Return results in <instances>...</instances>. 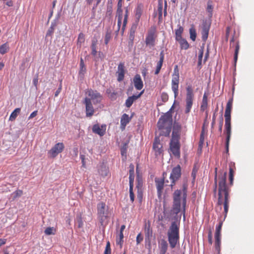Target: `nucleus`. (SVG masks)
Segmentation results:
<instances>
[{
  "instance_id": "obj_1",
  "label": "nucleus",
  "mask_w": 254,
  "mask_h": 254,
  "mask_svg": "<svg viewBox=\"0 0 254 254\" xmlns=\"http://www.w3.org/2000/svg\"><path fill=\"white\" fill-rule=\"evenodd\" d=\"M217 168H215L214 189V192L216 193L218 183V202L219 205H223L224 206V219L227 216L228 212L230 203V189L226 184V175L225 172L221 177H218L217 180Z\"/></svg>"
},
{
  "instance_id": "obj_2",
  "label": "nucleus",
  "mask_w": 254,
  "mask_h": 254,
  "mask_svg": "<svg viewBox=\"0 0 254 254\" xmlns=\"http://www.w3.org/2000/svg\"><path fill=\"white\" fill-rule=\"evenodd\" d=\"M187 189L184 187L182 190H176L173 193V204L172 211L173 214H178L181 211V204L182 202L183 213L185 216V208L187 203Z\"/></svg>"
},
{
  "instance_id": "obj_3",
  "label": "nucleus",
  "mask_w": 254,
  "mask_h": 254,
  "mask_svg": "<svg viewBox=\"0 0 254 254\" xmlns=\"http://www.w3.org/2000/svg\"><path fill=\"white\" fill-rule=\"evenodd\" d=\"M172 116L170 113H166L161 117L157 123L158 128L160 130V135H169L172 129Z\"/></svg>"
},
{
  "instance_id": "obj_4",
  "label": "nucleus",
  "mask_w": 254,
  "mask_h": 254,
  "mask_svg": "<svg viewBox=\"0 0 254 254\" xmlns=\"http://www.w3.org/2000/svg\"><path fill=\"white\" fill-rule=\"evenodd\" d=\"M180 224L179 223L174 221L172 222L168 232L167 236L170 247L171 249L175 248L177 245L179 243Z\"/></svg>"
},
{
  "instance_id": "obj_5",
  "label": "nucleus",
  "mask_w": 254,
  "mask_h": 254,
  "mask_svg": "<svg viewBox=\"0 0 254 254\" xmlns=\"http://www.w3.org/2000/svg\"><path fill=\"white\" fill-rule=\"evenodd\" d=\"M108 207H106L105 203L101 202L97 204L98 218L102 226L108 224Z\"/></svg>"
},
{
  "instance_id": "obj_6",
  "label": "nucleus",
  "mask_w": 254,
  "mask_h": 254,
  "mask_svg": "<svg viewBox=\"0 0 254 254\" xmlns=\"http://www.w3.org/2000/svg\"><path fill=\"white\" fill-rule=\"evenodd\" d=\"M186 92L185 113V114H188L190 112L194 100L193 88L191 84H190L187 85L186 87Z\"/></svg>"
},
{
  "instance_id": "obj_7",
  "label": "nucleus",
  "mask_w": 254,
  "mask_h": 254,
  "mask_svg": "<svg viewBox=\"0 0 254 254\" xmlns=\"http://www.w3.org/2000/svg\"><path fill=\"white\" fill-rule=\"evenodd\" d=\"M179 77L178 66L176 65L174 67L171 81V88L174 93L175 98L177 97L179 93Z\"/></svg>"
},
{
  "instance_id": "obj_8",
  "label": "nucleus",
  "mask_w": 254,
  "mask_h": 254,
  "mask_svg": "<svg viewBox=\"0 0 254 254\" xmlns=\"http://www.w3.org/2000/svg\"><path fill=\"white\" fill-rule=\"evenodd\" d=\"M180 147L179 140L171 138L169 144V150L171 154L177 159H179L181 157Z\"/></svg>"
},
{
  "instance_id": "obj_9",
  "label": "nucleus",
  "mask_w": 254,
  "mask_h": 254,
  "mask_svg": "<svg viewBox=\"0 0 254 254\" xmlns=\"http://www.w3.org/2000/svg\"><path fill=\"white\" fill-rule=\"evenodd\" d=\"M223 225V221H220L219 224L216 227L215 237V248L219 254L221 249V232Z\"/></svg>"
},
{
  "instance_id": "obj_10",
  "label": "nucleus",
  "mask_w": 254,
  "mask_h": 254,
  "mask_svg": "<svg viewBox=\"0 0 254 254\" xmlns=\"http://www.w3.org/2000/svg\"><path fill=\"white\" fill-rule=\"evenodd\" d=\"M157 38L156 28L151 27L147 32L145 38V44L150 47H153L155 45V41Z\"/></svg>"
},
{
  "instance_id": "obj_11",
  "label": "nucleus",
  "mask_w": 254,
  "mask_h": 254,
  "mask_svg": "<svg viewBox=\"0 0 254 254\" xmlns=\"http://www.w3.org/2000/svg\"><path fill=\"white\" fill-rule=\"evenodd\" d=\"M64 148V145L63 142H58L56 143L50 150L48 152V155L49 158H54L62 152Z\"/></svg>"
},
{
  "instance_id": "obj_12",
  "label": "nucleus",
  "mask_w": 254,
  "mask_h": 254,
  "mask_svg": "<svg viewBox=\"0 0 254 254\" xmlns=\"http://www.w3.org/2000/svg\"><path fill=\"white\" fill-rule=\"evenodd\" d=\"M86 94L89 97L88 99L90 101H92L94 104L100 103L102 99V95L96 90L89 89L86 91Z\"/></svg>"
},
{
  "instance_id": "obj_13",
  "label": "nucleus",
  "mask_w": 254,
  "mask_h": 254,
  "mask_svg": "<svg viewBox=\"0 0 254 254\" xmlns=\"http://www.w3.org/2000/svg\"><path fill=\"white\" fill-rule=\"evenodd\" d=\"M181 176V168L180 165H178L174 167L170 175V179L171 183L169 185L171 187H173L175 185V182L180 179Z\"/></svg>"
},
{
  "instance_id": "obj_14",
  "label": "nucleus",
  "mask_w": 254,
  "mask_h": 254,
  "mask_svg": "<svg viewBox=\"0 0 254 254\" xmlns=\"http://www.w3.org/2000/svg\"><path fill=\"white\" fill-rule=\"evenodd\" d=\"M153 150L156 157L163 154V149L162 144L159 137H155L153 144Z\"/></svg>"
},
{
  "instance_id": "obj_15",
  "label": "nucleus",
  "mask_w": 254,
  "mask_h": 254,
  "mask_svg": "<svg viewBox=\"0 0 254 254\" xmlns=\"http://www.w3.org/2000/svg\"><path fill=\"white\" fill-rule=\"evenodd\" d=\"M84 103L85 105L86 117H92L95 113V110L91 102H90V100L88 99V97H85L84 99Z\"/></svg>"
},
{
  "instance_id": "obj_16",
  "label": "nucleus",
  "mask_w": 254,
  "mask_h": 254,
  "mask_svg": "<svg viewBox=\"0 0 254 254\" xmlns=\"http://www.w3.org/2000/svg\"><path fill=\"white\" fill-rule=\"evenodd\" d=\"M128 11L127 7L126 8L125 14L124 15L123 23H122L123 19L117 18L118 19V30L119 31L122 27V31L124 32L127 21Z\"/></svg>"
},
{
  "instance_id": "obj_17",
  "label": "nucleus",
  "mask_w": 254,
  "mask_h": 254,
  "mask_svg": "<svg viewBox=\"0 0 254 254\" xmlns=\"http://www.w3.org/2000/svg\"><path fill=\"white\" fill-rule=\"evenodd\" d=\"M155 182L157 190V194L159 197L162 195V191L164 189V179L160 178H155Z\"/></svg>"
},
{
  "instance_id": "obj_18",
  "label": "nucleus",
  "mask_w": 254,
  "mask_h": 254,
  "mask_svg": "<svg viewBox=\"0 0 254 254\" xmlns=\"http://www.w3.org/2000/svg\"><path fill=\"white\" fill-rule=\"evenodd\" d=\"M181 126L178 123H175L173 126L172 138L180 140Z\"/></svg>"
},
{
  "instance_id": "obj_19",
  "label": "nucleus",
  "mask_w": 254,
  "mask_h": 254,
  "mask_svg": "<svg viewBox=\"0 0 254 254\" xmlns=\"http://www.w3.org/2000/svg\"><path fill=\"white\" fill-rule=\"evenodd\" d=\"M224 133L226 135V139H230L231 135V118H225Z\"/></svg>"
},
{
  "instance_id": "obj_20",
  "label": "nucleus",
  "mask_w": 254,
  "mask_h": 254,
  "mask_svg": "<svg viewBox=\"0 0 254 254\" xmlns=\"http://www.w3.org/2000/svg\"><path fill=\"white\" fill-rule=\"evenodd\" d=\"M106 125L100 126L98 124H95L93 126L92 131L94 133L102 136L105 133L106 129Z\"/></svg>"
},
{
  "instance_id": "obj_21",
  "label": "nucleus",
  "mask_w": 254,
  "mask_h": 254,
  "mask_svg": "<svg viewBox=\"0 0 254 254\" xmlns=\"http://www.w3.org/2000/svg\"><path fill=\"white\" fill-rule=\"evenodd\" d=\"M125 70L124 64L121 63L118 66V70L117 71V80L118 81H122L125 76Z\"/></svg>"
},
{
  "instance_id": "obj_22",
  "label": "nucleus",
  "mask_w": 254,
  "mask_h": 254,
  "mask_svg": "<svg viewBox=\"0 0 254 254\" xmlns=\"http://www.w3.org/2000/svg\"><path fill=\"white\" fill-rule=\"evenodd\" d=\"M144 6L141 3H138L134 10L135 21L138 22L142 14Z\"/></svg>"
},
{
  "instance_id": "obj_23",
  "label": "nucleus",
  "mask_w": 254,
  "mask_h": 254,
  "mask_svg": "<svg viewBox=\"0 0 254 254\" xmlns=\"http://www.w3.org/2000/svg\"><path fill=\"white\" fill-rule=\"evenodd\" d=\"M133 83L137 90H141L143 86V81L139 74H136L133 78Z\"/></svg>"
},
{
  "instance_id": "obj_24",
  "label": "nucleus",
  "mask_w": 254,
  "mask_h": 254,
  "mask_svg": "<svg viewBox=\"0 0 254 254\" xmlns=\"http://www.w3.org/2000/svg\"><path fill=\"white\" fill-rule=\"evenodd\" d=\"M143 91H141L138 95H132L128 97V98L126 100L125 102V105L127 108H129L131 106L133 102L136 101L138 98H139L141 95L142 94Z\"/></svg>"
},
{
  "instance_id": "obj_25",
  "label": "nucleus",
  "mask_w": 254,
  "mask_h": 254,
  "mask_svg": "<svg viewBox=\"0 0 254 254\" xmlns=\"http://www.w3.org/2000/svg\"><path fill=\"white\" fill-rule=\"evenodd\" d=\"M164 59V52H163V51H162L160 53V59L157 64L156 70L155 71V74L157 75L160 72V70H161V67L163 65Z\"/></svg>"
},
{
  "instance_id": "obj_26",
  "label": "nucleus",
  "mask_w": 254,
  "mask_h": 254,
  "mask_svg": "<svg viewBox=\"0 0 254 254\" xmlns=\"http://www.w3.org/2000/svg\"><path fill=\"white\" fill-rule=\"evenodd\" d=\"M159 247L160 250V254H165L168 247L167 241L165 239H162L159 242Z\"/></svg>"
},
{
  "instance_id": "obj_27",
  "label": "nucleus",
  "mask_w": 254,
  "mask_h": 254,
  "mask_svg": "<svg viewBox=\"0 0 254 254\" xmlns=\"http://www.w3.org/2000/svg\"><path fill=\"white\" fill-rule=\"evenodd\" d=\"M131 117H129L127 114H124L121 119V127L124 129L130 121Z\"/></svg>"
},
{
  "instance_id": "obj_28",
  "label": "nucleus",
  "mask_w": 254,
  "mask_h": 254,
  "mask_svg": "<svg viewBox=\"0 0 254 254\" xmlns=\"http://www.w3.org/2000/svg\"><path fill=\"white\" fill-rule=\"evenodd\" d=\"M233 100H229L226 105V107L225 111L224 117L225 118H231V112L232 108Z\"/></svg>"
},
{
  "instance_id": "obj_29",
  "label": "nucleus",
  "mask_w": 254,
  "mask_h": 254,
  "mask_svg": "<svg viewBox=\"0 0 254 254\" xmlns=\"http://www.w3.org/2000/svg\"><path fill=\"white\" fill-rule=\"evenodd\" d=\"M235 169V164L234 163L232 164V163L230 165L229 167V180L230 182V185L232 186L233 184L234 180V176Z\"/></svg>"
},
{
  "instance_id": "obj_30",
  "label": "nucleus",
  "mask_w": 254,
  "mask_h": 254,
  "mask_svg": "<svg viewBox=\"0 0 254 254\" xmlns=\"http://www.w3.org/2000/svg\"><path fill=\"white\" fill-rule=\"evenodd\" d=\"M144 233L146 238L149 239L150 237H152V230L151 228L150 223L149 222L147 224L146 223L145 225Z\"/></svg>"
},
{
  "instance_id": "obj_31",
  "label": "nucleus",
  "mask_w": 254,
  "mask_h": 254,
  "mask_svg": "<svg viewBox=\"0 0 254 254\" xmlns=\"http://www.w3.org/2000/svg\"><path fill=\"white\" fill-rule=\"evenodd\" d=\"M209 28L207 25H203L202 31H201V35H202V39L203 41H205L208 36Z\"/></svg>"
},
{
  "instance_id": "obj_32",
  "label": "nucleus",
  "mask_w": 254,
  "mask_h": 254,
  "mask_svg": "<svg viewBox=\"0 0 254 254\" xmlns=\"http://www.w3.org/2000/svg\"><path fill=\"white\" fill-rule=\"evenodd\" d=\"M208 106V101H207V96L206 94L205 93L203 96V98L202 100V103L200 106V110L201 111H204L207 108Z\"/></svg>"
},
{
  "instance_id": "obj_33",
  "label": "nucleus",
  "mask_w": 254,
  "mask_h": 254,
  "mask_svg": "<svg viewBox=\"0 0 254 254\" xmlns=\"http://www.w3.org/2000/svg\"><path fill=\"white\" fill-rule=\"evenodd\" d=\"M98 173L100 176L105 177L108 175L109 170L104 165H101L98 169Z\"/></svg>"
},
{
  "instance_id": "obj_34",
  "label": "nucleus",
  "mask_w": 254,
  "mask_h": 254,
  "mask_svg": "<svg viewBox=\"0 0 254 254\" xmlns=\"http://www.w3.org/2000/svg\"><path fill=\"white\" fill-rule=\"evenodd\" d=\"M129 185L133 184L134 182V165L131 164L129 165Z\"/></svg>"
},
{
  "instance_id": "obj_35",
  "label": "nucleus",
  "mask_w": 254,
  "mask_h": 254,
  "mask_svg": "<svg viewBox=\"0 0 254 254\" xmlns=\"http://www.w3.org/2000/svg\"><path fill=\"white\" fill-rule=\"evenodd\" d=\"M177 41L179 43L181 49L187 50L189 48V44L186 39L182 38Z\"/></svg>"
},
{
  "instance_id": "obj_36",
  "label": "nucleus",
  "mask_w": 254,
  "mask_h": 254,
  "mask_svg": "<svg viewBox=\"0 0 254 254\" xmlns=\"http://www.w3.org/2000/svg\"><path fill=\"white\" fill-rule=\"evenodd\" d=\"M184 29L183 27L180 26L175 31V39L177 41L180 39L183 38L182 34L183 32Z\"/></svg>"
},
{
  "instance_id": "obj_37",
  "label": "nucleus",
  "mask_w": 254,
  "mask_h": 254,
  "mask_svg": "<svg viewBox=\"0 0 254 254\" xmlns=\"http://www.w3.org/2000/svg\"><path fill=\"white\" fill-rule=\"evenodd\" d=\"M9 49V47L8 43H5L0 46V53L4 55L6 53Z\"/></svg>"
},
{
  "instance_id": "obj_38",
  "label": "nucleus",
  "mask_w": 254,
  "mask_h": 254,
  "mask_svg": "<svg viewBox=\"0 0 254 254\" xmlns=\"http://www.w3.org/2000/svg\"><path fill=\"white\" fill-rule=\"evenodd\" d=\"M20 109L19 108H16L11 114L9 120L11 121L15 120L18 114L20 112Z\"/></svg>"
},
{
  "instance_id": "obj_39",
  "label": "nucleus",
  "mask_w": 254,
  "mask_h": 254,
  "mask_svg": "<svg viewBox=\"0 0 254 254\" xmlns=\"http://www.w3.org/2000/svg\"><path fill=\"white\" fill-rule=\"evenodd\" d=\"M86 70V69L83 60L82 58H81L80 61V70L79 71V74L84 75Z\"/></svg>"
},
{
  "instance_id": "obj_40",
  "label": "nucleus",
  "mask_w": 254,
  "mask_h": 254,
  "mask_svg": "<svg viewBox=\"0 0 254 254\" xmlns=\"http://www.w3.org/2000/svg\"><path fill=\"white\" fill-rule=\"evenodd\" d=\"M44 232L46 235H55L56 233V229L53 227H49L45 230Z\"/></svg>"
},
{
  "instance_id": "obj_41",
  "label": "nucleus",
  "mask_w": 254,
  "mask_h": 254,
  "mask_svg": "<svg viewBox=\"0 0 254 254\" xmlns=\"http://www.w3.org/2000/svg\"><path fill=\"white\" fill-rule=\"evenodd\" d=\"M56 27V24L55 23H52L51 26L49 28L48 30L47 31L46 36H52V35L53 34L55 28Z\"/></svg>"
},
{
  "instance_id": "obj_42",
  "label": "nucleus",
  "mask_w": 254,
  "mask_h": 254,
  "mask_svg": "<svg viewBox=\"0 0 254 254\" xmlns=\"http://www.w3.org/2000/svg\"><path fill=\"white\" fill-rule=\"evenodd\" d=\"M190 38L192 41H194L196 39V33L195 28L193 27L190 29Z\"/></svg>"
},
{
  "instance_id": "obj_43",
  "label": "nucleus",
  "mask_w": 254,
  "mask_h": 254,
  "mask_svg": "<svg viewBox=\"0 0 254 254\" xmlns=\"http://www.w3.org/2000/svg\"><path fill=\"white\" fill-rule=\"evenodd\" d=\"M85 41L84 35L82 33H80L79 34L77 41V45L81 46L82 44H83Z\"/></svg>"
},
{
  "instance_id": "obj_44",
  "label": "nucleus",
  "mask_w": 254,
  "mask_h": 254,
  "mask_svg": "<svg viewBox=\"0 0 254 254\" xmlns=\"http://www.w3.org/2000/svg\"><path fill=\"white\" fill-rule=\"evenodd\" d=\"M239 49H240L239 44V43L237 42H236V45H235V54H234V57L235 64L236 63V62L238 60V53H239Z\"/></svg>"
},
{
  "instance_id": "obj_45",
  "label": "nucleus",
  "mask_w": 254,
  "mask_h": 254,
  "mask_svg": "<svg viewBox=\"0 0 254 254\" xmlns=\"http://www.w3.org/2000/svg\"><path fill=\"white\" fill-rule=\"evenodd\" d=\"M107 93L108 94L109 97L111 99H116L117 96V92L115 91H112L111 89H108L106 91Z\"/></svg>"
},
{
  "instance_id": "obj_46",
  "label": "nucleus",
  "mask_w": 254,
  "mask_h": 254,
  "mask_svg": "<svg viewBox=\"0 0 254 254\" xmlns=\"http://www.w3.org/2000/svg\"><path fill=\"white\" fill-rule=\"evenodd\" d=\"M123 239H124L123 232H120L119 237V238H118L117 239L116 243H117V244L120 245V246L121 247H122V245L123 244V242H124Z\"/></svg>"
},
{
  "instance_id": "obj_47",
  "label": "nucleus",
  "mask_w": 254,
  "mask_h": 254,
  "mask_svg": "<svg viewBox=\"0 0 254 254\" xmlns=\"http://www.w3.org/2000/svg\"><path fill=\"white\" fill-rule=\"evenodd\" d=\"M133 185H129V197L130 200L132 202L134 201V195L133 191Z\"/></svg>"
},
{
  "instance_id": "obj_48",
  "label": "nucleus",
  "mask_w": 254,
  "mask_h": 254,
  "mask_svg": "<svg viewBox=\"0 0 254 254\" xmlns=\"http://www.w3.org/2000/svg\"><path fill=\"white\" fill-rule=\"evenodd\" d=\"M23 194V191L20 190H17L14 192L12 193V195H13V199H15L17 197H20Z\"/></svg>"
},
{
  "instance_id": "obj_49",
  "label": "nucleus",
  "mask_w": 254,
  "mask_h": 254,
  "mask_svg": "<svg viewBox=\"0 0 254 254\" xmlns=\"http://www.w3.org/2000/svg\"><path fill=\"white\" fill-rule=\"evenodd\" d=\"M111 254V249L110 246V243L109 241H108L106 244L105 250L104 253V254Z\"/></svg>"
},
{
  "instance_id": "obj_50",
  "label": "nucleus",
  "mask_w": 254,
  "mask_h": 254,
  "mask_svg": "<svg viewBox=\"0 0 254 254\" xmlns=\"http://www.w3.org/2000/svg\"><path fill=\"white\" fill-rule=\"evenodd\" d=\"M212 1L208 0L207 3V10L208 12L211 13L213 10Z\"/></svg>"
},
{
  "instance_id": "obj_51",
  "label": "nucleus",
  "mask_w": 254,
  "mask_h": 254,
  "mask_svg": "<svg viewBox=\"0 0 254 254\" xmlns=\"http://www.w3.org/2000/svg\"><path fill=\"white\" fill-rule=\"evenodd\" d=\"M161 98L163 102H166L169 99L168 95L166 92H163L161 95Z\"/></svg>"
},
{
  "instance_id": "obj_52",
  "label": "nucleus",
  "mask_w": 254,
  "mask_h": 254,
  "mask_svg": "<svg viewBox=\"0 0 254 254\" xmlns=\"http://www.w3.org/2000/svg\"><path fill=\"white\" fill-rule=\"evenodd\" d=\"M111 39V34L110 32H107L105 37V44L107 45Z\"/></svg>"
},
{
  "instance_id": "obj_53",
  "label": "nucleus",
  "mask_w": 254,
  "mask_h": 254,
  "mask_svg": "<svg viewBox=\"0 0 254 254\" xmlns=\"http://www.w3.org/2000/svg\"><path fill=\"white\" fill-rule=\"evenodd\" d=\"M116 17L117 18L123 19V12L122 9H117Z\"/></svg>"
},
{
  "instance_id": "obj_54",
  "label": "nucleus",
  "mask_w": 254,
  "mask_h": 254,
  "mask_svg": "<svg viewBox=\"0 0 254 254\" xmlns=\"http://www.w3.org/2000/svg\"><path fill=\"white\" fill-rule=\"evenodd\" d=\"M204 141V137L202 132H201L200 136V139L199 141V147L201 148L203 146Z\"/></svg>"
},
{
  "instance_id": "obj_55",
  "label": "nucleus",
  "mask_w": 254,
  "mask_h": 254,
  "mask_svg": "<svg viewBox=\"0 0 254 254\" xmlns=\"http://www.w3.org/2000/svg\"><path fill=\"white\" fill-rule=\"evenodd\" d=\"M143 240V237L141 234V233H139L136 237V244L137 245L140 244Z\"/></svg>"
},
{
  "instance_id": "obj_56",
  "label": "nucleus",
  "mask_w": 254,
  "mask_h": 254,
  "mask_svg": "<svg viewBox=\"0 0 254 254\" xmlns=\"http://www.w3.org/2000/svg\"><path fill=\"white\" fill-rule=\"evenodd\" d=\"M223 125V118L222 116H221L219 123V131L220 133H221L222 130V127Z\"/></svg>"
},
{
  "instance_id": "obj_57",
  "label": "nucleus",
  "mask_w": 254,
  "mask_h": 254,
  "mask_svg": "<svg viewBox=\"0 0 254 254\" xmlns=\"http://www.w3.org/2000/svg\"><path fill=\"white\" fill-rule=\"evenodd\" d=\"M96 48H97V46H91V55L94 57H95L97 53V51L96 50Z\"/></svg>"
},
{
  "instance_id": "obj_58",
  "label": "nucleus",
  "mask_w": 254,
  "mask_h": 254,
  "mask_svg": "<svg viewBox=\"0 0 254 254\" xmlns=\"http://www.w3.org/2000/svg\"><path fill=\"white\" fill-rule=\"evenodd\" d=\"M208 241L209 244L212 245V236L211 230H209L208 235Z\"/></svg>"
},
{
  "instance_id": "obj_59",
  "label": "nucleus",
  "mask_w": 254,
  "mask_h": 254,
  "mask_svg": "<svg viewBox=\"0 0 254 254\" xmlns=\"http://www.w3.org/2000/svg\"><path fill=\"white\" fill-rule=\"evenodd\" d=\"M217 112V109H216L215 112L214 113L212 117V121L211 123V127H213L215 124V119H216V113Z\"/></svg>"
},
{
  "instance_id": "obj_60",
  "label": "nucleus",
  "mask_w": 254,
  "mask_h": 254,
  "mask_svg": "<svg viewBox=\"0 0 254 254\" xmlns=\"http://www.w3.org/2000/svg\"><path fill=\"white\" fill-rule=\"evenodd\" d=\"M230 139H226V144H225V148H226V152L227 153L229 152V142H230Z\"/></svg>"
},
{
  "instance_id": "obj_61",
  "label": "nucleus",
  "mask_w": 254,
  "mask_h": 254,
  "mask_svg": "<svg viewBox=\"0 0 254 254\" xmlns=\"http://www.w3.org/2000/svg\"><path fill=\"white\" fill-rule=\"evenodd\" d=\"M38 111H35L33 112L29 117V119H31L36 117L37 115Z\"/></svg>"
},
{
  "instance_id": "obj_62",
  "label": "nucleus",
  "mask_w": 254,
  "mask_h": 254,
  "mask_svg": "<svg viewBox=\"0 0 254 254\" xmlns=\"http://www.w3.org/2000/svg\"><path fill=\"white\" fill-rule=\"evenodd\" d=\"M158 10L159 12V16H161L162 15V4H160L158 6Z\"/></svg>"
},
{
  "instance_id": "obj_63",
  "label": "nucleus",
  "mask_w": 254,
  "mask_h": 254,
  "mask_svg": "<svg viewBox=\"0 0 254 254\" xmlns=\"http://www.w3.org/2000/svg\"><path fill=\"white\" fill-rule=\"evenodd\" d=\"M61 89H62V84L60 83L59 88L58 89V90L55 92V96L56 97L58 96L59 93L61 92Z\"/></svg>"
},
{
  "instance_id": "obj_64",
  "label": "nucleus",
  "mask_w": 254,
  "mask_h": 254,
  "mask_svg": "<svg viewBox=\"0 0 254 254\" xmlns=\"http://www.w3.org/2000/svg\"><path fill=\"white\" fill-rule=\"evenodd\" d=\"M6 242V239H0V247L5 244Z\"/></svg>"
}]
</instances>
